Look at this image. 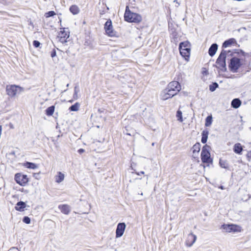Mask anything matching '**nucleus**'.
Wrapping results in <instances>:
<instances>
[{
	"label": "nucleus",
	"instance_id": "obj_30",
	"mask_svg": "<svg viewBox=\"0 0 251 251\" xmlns=\"http://www.w3.org/2000/svg\"><path fill=\"white\" fill-rule=\"evenodd\" d=\"M176 116L177 118V120L179 121L180 122H183V118H182V112L180 110H178L176 112Z\"/></svg>",
	"mask_w": 251,
	"mask_h": 251
},
{
	"label": "nucleus",
	"instance_id": "obj_29",
	"mask_svg": "<svg viewBox=\"0 0 251 251\" xmlns=\"http://www.w3.org/2000/svg\"><path fill=\"white\" fill-rule=\"evenodd\" d=\"M80 104L79 103L76 102L75 104L72 105L69 109L72 111H76L78 110Z\"/></svg>",
	"mask_w": 251,
	"mask_h": 251
},
{
	"label": "nucleus",
	"instance_id": "obj_19",
	"mask_svg": "<svg viewBox=\"0 0 251 251\" xmlns=\"http://www.w3.org/2000/svg\"><path fill=\"white\" fill-rule=\"evenodd\" d=\"M160 97L162 100H166L170 98H172L171 95L167 92L166 89L164 90L161 93Z\"/></svg>",
	"mask_w": 251,
	"mask_h": 251
},
{
	"label": "nucleus",
	"instance_id": "obj_12",
	"mask_svg": "<svg viewBox=\"0 0 251 251\" xmlns=\"http://www.w3.org/2000/svg\"><path fill=\"white\" fill-rule=\"evenodd\" d=\"M197 236L192 234L190 233L188 234L187 239L186 241V245L188 247H191L196 241Z\"/></svg>",
	"mask_w": 251,
	"mask_h": 251
},
{
	"label": "nucleus",
	"instance_id": "obj_6",
	"mask_svg": "<svg viewBox=\"0 0 251 251\" xmlns=\"http://www.w3.org/2000/svg\"><path fill=\"white\" fill-rule=\"evenodd\" d=\"M15 180L17 183L21 186H25L28 181L26 175L18 173L15 176Z\"/></svg>",
	"mask_w": 251,
	"mask_h": 251
},
{
	"label": "nucleus",
	"instance_id": "obj_24",
	"mask_svg": "<svg viewBox=\"0 0 251 251\" xmlns=\"http://www.w3.org/2000/svg\"><path fill=\"white\" fill-rule=\"evenodd\" d=\"M24 166L26 167L27 168L32 169H35L37 168V166L36 164L29 162H26V163H24Z\"/></svg>",
	"mask_w": 251,
	"mask_h": 251
},
{
	"label": "nucleus",
	"instance_id": "obj_38",
	"mask_svg": "<svg viewBox=\"0 0 251 251\" xmlns=\"http://www.w3.org/2000/svg\"><path fill=\"white\" fill-rule=\"evenodd\" d=\"M55 55H56V52H55V51L54 50L52 52H51V56L52 57H54Z\"/></svg>",
	"mask_w": 251,
	"mask_h": 251
},
{
	"label": "nucleus",
	"instance_id": "obj_8",
	"mask_svg": "<svg viewBox=\"0 0 251 251\" xmlns=\"http://www.w3.org/2000/svg\"><path fill=\"white\" fill-rule=\"evenodd\" d=\"M104 29L106 34L111 37L115 35V32L113 30L112 22L110 20H108L104 25Z\"/></svg>",
	"mask_w": 251,
	"mask_h": 251
},
{
	"label": "nucleus",
	"instance_id": "obj_21",
	"mask_svg": "<svg viewBox=\"0 0 251 251\" xmlns=\"http://www.w3.org/2000/svg\"><path fill=\"white\" fill-rule=\"evenodd\" d=\"M70 12L74 15L77 14L79 12V9L76 5H73L70 7Z\"/></svg>",
	"mask_w": 251,
	"mask_h": 251
},
{
	"label": "nucleus",
	"instance_id": "obj_16",
	"mask_svg": "<svg viewBox=\"0 0 251 251\" xmlns=\"http://www.w3.org/2000/svg\"><path fill=\"white\" fill-rule=\"evenodd\" d=\"M218 49V45L217 44H213L210 47L208 53L211 56H213L216 52Z\"/></svg>",
	"mask_w": 251,
	"mask_h": 251
},
{
	"label": "nucleus",
	"instance_id": "obj_34",
	"mask_svg": "<svg viewBox=\"0 0 251 251\" xmlns=\"http://www.w3.org/2000/svg\"><path fill=\"white\" fill-rule=\"evenodd\" d=\"M55 14H55V13L54 11H49L48 12L46 13L45 14V16L46 18H49V17L53 16L54 15H55Z\"/></svg>",
	"mask_w": 251,
	"mask_h": 251
},
{
	"label": "nucleus",
	"instance_id": "obj_40",
	"mask_svg": "<svg viewBox=\"0 0 251 251\" xmlns=\"http://www.w3.org/2000/svg\"><path fill=\"white\" fill-rule=\"evenodd\" d=\"M137 175H140L141 174H144V171H141V172L139 173V172H136L135 173Z\"/></svg>",
	"mask_w": 251,
	"mask_h": 251
},
{
	"label": "nucleus",
	"instance_id": "obj_9",
	"mask_svg": "<svg viewBox=\"0 0 251 251\" xmlns=\"http://www.w3.org/2000/svg\"><path fill=\"white\" fill-rule=\"evenodd\" d=\"M126 227V225L124 223H119L117 225L116 230V237H121L124 234Z\"/></svg>",
	"mask_w": 251,
	"mask_h": 251
},
{
	"label": "nucleus",
	"instance_id": "obj_25",
	"mask_svg": "<svg viewBox=\"0 0 251 251\" xmlns=\"http://www.w3.org/2000/svg\"><path fill=\"white\" fill-rule=\"evenodd\" d=\"M219 164L222 168L227 169L228 168V164L227 161L225 160L220 159Z\"/></svg>",
	"mask_w": 251,
	"mask_h": 251
},
{
	"label": "nucleus",
	"instance_id": "obj_43",
	"mask_svg": "<svg viewBox=\"0 0 251 251\" xmlns=\"http://www.w3.org/2000/svg\"><path fill=\"white\" fill-rule=\"evenodd\" d=\"M174 2L177 3L178 5H179V3L177 2V0H175L174 1Z\"/></svg>",
	"mask_w": 251,
	"mask_h": 251
},
{
	"label": "nucleus",
	"instance_id": "obj_18",
	"mask_svg": "<svg viewBox=\"0 0 251 251\" xmlns=\"http://www.w3.org/2000/svg\"><path fill=\"white\" fill-rule=\"evenodd\" d=\"M241 104V101L237 98L233 99L231 102V106L236 109L239 108Z\"/></svg>",
	"mask_w": 251,
	"mask_h": 251
},
{
	"label": "nucleus",
	"instance_id": "obj_37",
	"mask_svg": "<svg viewBox=\"0 0 251 251\" xmlns=\"http://www.w3.org/2000/svg\"><path fill=\"white\" fill-rule=\"evenodd\" d=\"M247 157L249 161H250L251 159V151L248 152L247 154Z\"/></svg>",
	"mask_w": 251,
	"mask_h": 251
},
{
	"label": "nucleus",
	"instance_id": "obj_23",
	"mask_svg": "<svg viewBox=\"0 0 251 251\" xmlns=\"http://www.w3.org/2000/svg\"><path fill=\"white\" fill-rule=\"evenodd\" d=\"M208 134L209 132L207 130H203L202 132V138L201 141L202 143L204 144L207 142Z\"/></svg>",
	"mask_w": 251,
	"mask_h": 251
},
{
	"label": "nucleus",
	"instance_id": "obj_10",
	"mask_svg": "<svg viewBox=\"0 0 251 251\" xmlns=\"http://www.w3.org/2000/svg\"><path fill=\"white\" fill-rule=\"evenodd\" d=\"M224 229L227 232L233 231H240L241 230L239 229L241 227L239 226H237L234 225H224L223 226Z\"/></svg>",
	"mask_w": 251,
	"mask_h": 251
},
{
	"label": "nucleus",
	"instance_id": "obj_32",
	"mask_svg": "<svg viewBox=\"0 0 251 251\" xmlns=\"http://www.w3.org/2000/svg\"><path fill=\"white\" fill-rule=\"evenodd\" d=\"M218 87V84L216 83H213L212 84L209 86V90L211 92H213L215 90V89Z\"/></svg>",
	"mask_w": 251,
	"mask_h": 251
},
{
	"label": "nucleus",
	"instance_id": "obj_4",
	"mask_svg": "<svg viewBox=\"0 0 251 251\" xmlns=\"http://www.w3.org/2000/svg\"><path fill=\"white\" fill-rule=\"evenodd\" d=\"M209 146L205 145L202 149L201 152V161L203 163H209L211 161L210 154L209 151Z\"/></svg>",
	"mask_w": 251,
	"mask_h": 251
},
{
	"label": "nucleus",
	"instance_id": "obj_7",
	"mask_svg": "<svg viewBox=\"0 0 251 251\" xmlns=\"http://www.w3.org/2000/svg\"><path fill=\"white\" fill-rule=\"evenodd\" d=\"M69 32L68 30H66L65 28H62L61 31L58 33L57 37L59 41L62 44L67 42V39L69 37Z\"/></svg>",
	"mask_w": 251,
	"mask_h": 251
},
{
	"label": "nucleus",
	"instance_id": "obj_5",
	"mask_svg": "<svg viewBox=\"0 0 251 251\" xmlns=\"http://www.w3.org/2000/svg\"><path fill=\"white\" fill-rule=\"evenodd\" d=\"M241 65V64L240 59L236 57H233L230 59L229 68L231 71L233 73H236L237 72V70L240 67Z\"/></svg>",
	"mask_w": 251,
	"mask_h": 251
},
{
	"label": "nucleus",
	"instance_id": "obj_36",
	"mask_svg": "<svg viewBox=\"0 0 251 251\" xmlns=\"http://www.w3.org/2000/svg\"><path fill=\"white\" fill-rule=\"evenodd\" d=\"M33 45L35 48H38L40 46V43L38 41L35 40L33 42Z\"/></svg>",
	"mask_w": 251,
	"mask_h": 251
},
{
	"label": "nucleus",
	"instance_id": "obj_44",
	"mask_svg": "<svg viewBox=\"0 0 251 251\" xmlns=\"http://www.w3.org/2000/svg\"><path fill=\"white\" fill-rule=\"evenodd\" d=\"M154 145V143H152V146H153Z\"/></svg>",
	"mask_w": 251,
	"mask_h": 251
},
{
	"label": "nucleus",
	"instance_id": "obj_1",
	"mask_svg": "<svg viewBox=\"0 0 251 251\" xmlns=\"http://www.w3.org/2000/svg\"><path fill=\"white\" fill-rule=\"evenodd\" d=\"M124 18L125 21L129 23H138L142 20V16L137 13L131 12L129 10L128 6H126Z\"/></svg>",
	"mask_w": 251,
	"mask_h": 251
},
{
	"label": "nucleus",
	"instance_id": "obj_27",
	"mask_svg": "<svg viewBox=\"0 0 251 251\" xmlns=\"http://www.w3.org/2000/svg\"><path fill=\"white\" fill-rule=\"evenodd\" d=\"M193 152H198L200 151L201 144L199 143L195 144L193 147Z\"/></svg>",
	"mask_w": 251,
	"mask_h": 251
},
{
	"label": "nucleus",
	"instance_id": "obj_2",
	"mask_svg": "<svg viewBox=\"0 0 251 251\" xmlns=\"http://www.w3.org/2000/svg\"><path fill=\"white\" fill-rule=\"evenodd\" d=\"M228 53H230L229 55H231L232 52H231L230 50L227 51L222 50L216 61V63L218 65H219L218 67L222 70H223V69H226V55H227Z\"/></svg>",
	"mask_w": 251,
	"mask_h": 251
},
{
	"label": "nucleus",
	"instance_id": "obj_15",
	"mask_svg": "<svg viewBox=\"0 0 251 251\" xmlns=\"http://www.w3.org/2000/svg\"><path fill=\"white\" fill-rule=\"evenodd\" d=\"M65 176L61 172H58L57 175L55 176V182L60 183L62 182L64 179Z\"/></svg>",
	"mask_w": 251,
	"mask_h": 251
},
{
	"label": "nucleus",
	"instance_id": "obj_14",
	"mask_svg": "<svg viewBox=\"0 0 251 251\" xmlns=\"http://www.w3.org/2000/svg\"><path fill=\"white\" fill-rule=\"evenodd\" d=\"M58 208L61 210L62 213L66 215L69 214L71 211L70 207L67 204L60 205H59Z\"/></svg>",
	"mask_w": 251,
	"mask_h": 251
},
{
	"label": "nucleus",
	"instance_id": "obj_22",
	"mask_svg": "<svg viewBox=\"0 0 251 251\" xmlns=\"http://www.w3.org/2000/svg\"><path fill=\"white\" fill-rule=\"evenodd\" d=\"M235 42H236V41L234 39H233V38L230 39L224 42V43L223 44V47H224V48L228 47L230 45L235 43Z\"/></svg>",
	"mask_w": 251,
	"mask_h": 251
},
{
	"label": "nucleus",
	"instance_id": "obj_17",
	"mask_svg": "<svg viewBox=\"0 0 251 251\" xmlns=\"http://www.w3.org/2000/svg\"><path fill=\"white\" fill-rule=\"evenodd\" d=\"M26 204L25 202L23 201H19L16 204L15 206V209L19 211H23L24 210V208L25 207Z\"/></svg>",
	"mask_w": 251,
	"mask_h": 251
},
{
	"label": "nucleus",
	"instance_id": "obj_41",
	"mask_svg": "<svg viewBox=\"0 0 251 251\" xmlns=\"http://www.w3.org/2000/svg\"><path fill=\"white\" fill-rule=\"evenodd\" d=\"M77 91H76V87H75V94H77Z\"/></svg>",
	"mask_w": 251,
	"mask_h": 251
},
{
	"label": "nucleus",
	"instance_id": "obj_33",
	"mask_svg": "<svg viewBox=\"0 0 251 251\" xmlns=\"http://www.w3.org/2000/svg\"><path fill=\"white\" fill-rule=\"evenodd\" d=\"M166 89L167 91V92L169 93L172 97L176 95L178 92L175 91L174 90H173L172 89H168V88H167Z\"/></svg>",
	"mask_w": 251,
	"mask_h": 251
},
{
	"label": "nucleus",
	"instance_id": "obj_20",
	"mask_svg": "<svg viewBox=\"0 0 251 251\" xmlns=\"http://www.w3.org/2000/svg\"><path fill=\"white\" fill-rule=\"evenodd\" d=\"M234 151L238 154H241L243 151V148L241 145L240 143L235 144L234 146L233 149Z\"/></svg>",
	"mask_w": 251,
	"mask_h": 251
},
{
	"label": "nucleus",
	"instance_id": "obj_42",
	"mask_svg": "<svg viewBox=\"0 0 251 251\" xmlns=\"http://www.w3.org/2000/svg\"><path fill=\"white\" fill-rule=\"evenodd\" d=\"M203 73H205L206 75L208 74V72L207 71H203Z\"/></svg>",
	"mask_w": 251,
	"mask_h": 251
},
{
	"label": "nucleus",
	"instance_id": "obj_45",
	"mask_svg": "<svg viewBox=\"0 0 251 251\" xmlns=\"http://www.w3.org/2000/svg\"><path fill=\"white\" fill-rule=\"evenodd\" d=\"M69 84H68L67 85V87H68V86H69Z\"/></svg>",
	"mask_w": 251,
	"mask_h": 251
},
{
	"label": "nucleus",
	"instance_id": "obj_11",
	"mask_svg": "<svg viewBox=\"0 0 251 251\" xmlns=\"http://www.w3.org/2000/svg\"><path fill=\"white\" fill-rule=\"evenodd\" d=\"M167 88L168 89H172L175 90L176 92H179L181 89V86L178 82L176 81H174L170 82Z\"/></svg>",
	"mask_w": 251,
	"mask_h": 251
},
{
	"label": "nucleus",
	"instance_id": "obj_46",
	"mask_svg": "<svg viewBox=\"0 0 251 251\" xmlns=\"http://www.w3.org/2000/svg\"><path fill=\"white\" fill-rule=\"evenodd\" d=\"M250 128L251 129V127Z\"/></svg>",
	"mask_w": 251,
	"mask_h": 251
},
{
	"label": "nucleus",
	"instance_id": "obj_26",
	"mask_svg": "<svg viewBox=\"0 0 251 251\" xmlns=\"http://www.w3.org/2000/svg\"><path fill=\"white\" fill-rule=\"evenodd\" d=\"M54 106H51L46 109V114L48 116H51L54 111Z\"/></svg>",
	"mask_w": 251,
	"mask_h": 251
},
{
	"label": "nucleus",
	"instance_id": "obj_39",
	"mask_svg": "<svg viewBox=\"0 0 251 251\" xmlns=\"http://www.w3.org/2000/svg\"><path fill=\"white\" fill-rule=\"evenodd\" d=\"M78 153L81 154V153H82L84 152V150H83L82 149H80L78 150Z\"/></svg>",
	"mask_w": 251,
	"mask_h": 251
},
{
	"label": "nucleus",
	"instance_id": "obj_3",
	"mask_svg": "<svg viewBox=\"0 0 251 251\" xmlns=\"http://www.w3.org/2000/svg\"><path fill=\"white\" fill-rule=\"evenodd\" d=\"M24 90L23 88L17 85H12L7 86L6 87V92L8 96L13 97L17 94H20Z\"/></svg>",
	"mask_w": 251,
	"mask_h": 251
},
{
	"label": "nucleus",
	"instance_id": "obj_13",
	"mask_svg": "<svg viewBox=\"0 0 251 251\" xmlns=\"http://www.w3.org/2000/svg\"><path fill=\"white\" fill-rule=\"evenodd\" d=\"M179 51L180 54L188 60L190 56V48L179 49Z\"/></svg>",
	"mask_w": 251,
	"mask_h": 251
},
{
	"label": "nucleus",
	"instance_id": "obj_35",
	"mask_svg": "<svg viewBox=\"0 0 251 251\" xmlns=\"http://www.w3.org/2000/svg\"><path fill=\"white\" fill-rule=\"evenodd\" d=\"M23 222L27 224H29L30 223V219L29 217L27 216H25L23 218Z\"/></svg>",
	"mask_w": 251,
	"mask_h": 251
},
{
	"label": "nucleus",
	"instance_id": "obj_31",
	"mask_svg": "<svg viewBox=\"0 0 251 251\" xmlns=\"http://www.w3.org/2000/svg\"><path fill=\"white\" fill-rule=\"evenodd\" d=\"M212 117L211 116H208L207 117V118H206V120H205V126H209L211 125V123H212Z\"/></svg>",
	"mask_w": 251,
	"mask_h": 251
},
{
	"label": "nucleus",
	"instance_id": "obj_28",
	"mask_svg": "<svg viewBox=\"0 0 251 251\" xmlns=\"http://www.w3.org/2000/svg\"><path fill=\"white\" fill-rule=\"evenodd\" d=\"M190 44L188 42H181L179 44V49L190 48Z\"/></svg>",
	"mask_w": 251,
	"mask_h": 251
}]
</instances>
